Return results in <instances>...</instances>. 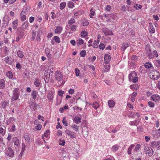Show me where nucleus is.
<instances>
[{
    "mask_svg": "<svg viewBox=\"0 0 160 160\" xmlns=\"http://www.w3.org/2000/svg\"><path fill=\"white\" fill-rule=\"evenodd\" d=\"M36 104L35 103H32L30 105V107L31 108H32L34 110L35 109V107H36Z\"/></svg>",
    "mask_w": 160,
    "mask_h": 160,
    "instance_id": "0e129e2a",
    "label": "nucleus"
},
{
    "mask_svg": "<svg viewBox=\"0 0 160 160\" xmlns=\"http://www.w3.org/2000/svg\"><path fill=\"white\" fill-rule=\"evenodd\" d=\"M142 7V6L141 5L138 4H136L133 6V8H135L137 10L141 9Z\"/></svg>",
    "mask_w": 160,
    "mask_h": 160,
    "instance_id": "f704fd0d",
    "label": "nucleus"
},
{
    "mask_svg": "<svg viewBox=\"0 0 160 160\" xmlns=\"http://www.w3.org/2000/svg\"><path fill=\"white\" fill-rule=\"evenodd\" d=\"M5 86V82L4 79L0 80V89H3Z\"/></svg>",
    "mask_w": 160,
    "mask_h": 160,
    "instance_id": "4be33fe9",
    "label": "nucleus"
},
{
    "mask_svg": "<svg viewBox=\"0 0 160 160\" xmlns=\"http://www.w3.org/2000/svg\"><path fill=\"white\" fill-rule=\"evenodd\" d=\"M99 43V42H97V41H95L93 45V47L94 48H97L98 47V45Z\"/></svg>",
    "mask_w": 160,
    "mask_h": 160,
    "instance_id": "864d4df0",
    "label": "nucleus"
},
{
    "mask_svg": "<svg viewBox=\"0 0 160 160\" xmlns=\"http://www.w3.org/2000/svg\"><path fill=\"white\" fill-rule=\"evenodd\" d=\"M6 154L10 157H12L14 155V152L11 148H9L6 151Z\"/></svg>",
    "mask_w": 160,
    "mask_h": 160,
    "instance_id": "9b49d317",
    "label": "nucleus"
},
{
    "mask_svg": "<svg viewBox=\"0 0 160 160\" xmlns=\"http://www.w3.org/2000/svg\"><path fill=\"white\" fill-rule=\"evenodd\" d=\"M24 138L25 140L28 142H29L30 140V138L28 134H25Z\"/></svg>",
    "mask_w": 160,
    "mask_h": 160,
    "instance_id": "bf43d9fd",
    "label": "nucleus"
},
{
    "mask_svg": "<svg viewBox=\"0 0 160 160\" xmlns=\"http://www.w3.org/2000/svg\"><path fill=\"white\" fill-rule=\"evenodd\" d=\"M55 78L56 80L58 81H62L63 79V75L62 74L61 72L59 71H57L55 72Z\"/></svg>",
    "mask_w": 160,
    "mask_h": 160,
    "instance_id": "39448f33",
    "label": "nucleus"
},
{
    "mask_svg": "<svg viewBox=\"0 0 160 160\" xmlns=\"http://www.w3.org/2000/svg\"><path fill=\"white\" fill-rule=\"evenodd\" d=\"M70 28L72 31H74L76 30L77 26L75 25H72L70 26Z\"/></svg>",
    "mask_w": 160,
    "mask_h": 160,
    "instance_id": "6e6d98bb",
    "label": "nucleus"
},
{
    "mask_svg": "<svg viewBox=\"0 0 160 160\" xmlns=\"http://www.w3.org/2000/svg\"><path fill=\"white\" fill-rule=\"evenodd\" d=\"M145 150L146 151V153L149 156H151L153 154V151L151 147H145Z\"/></svg>",
    "mask_w": 160,
    "mask_h": 160,
    "instance_id": "1a4fd4ad",
    "label": "nucleus"
},
{
    "mask_svg": "<svg viewBox=\"0 0 160 160\" xmlns=\"http://www.w3.org/2000/svg\"><path fill=\"white\" fill-rule=\"evenodd\" d=\"M84 43V41L82 39L79 38L78 39L77 42V44L78 45H80Z\"/></svg>",
    "mask_w": 160,
    "mask_h": 160,
    "instance_id": "e433bc0d",
    "label": "nucleus"
},
{
    "mask_svg": "<svg viewBox=\"0 0 160 160\" xmlns=\"http://www.w3.org/2000/svg\"><path fill=\"white\" fill-rule=\"evenodd\" d=\"M9 58L8 56L4 58V61L6 63H8V64H10L11 63L10 62H9Z\"/></svg>",
    "mask_w": 160,
    "mask_h": 160,
    "instance_id": "13d9d810",
    "label": "nucleus"
},
{
    "mask_svg": "<svg viewBox=\"0 0 160 160\" xmlns=\"http://www.w3.org/2000/svg\"><path fill=\"white\" fill-rule=\"evenodd\" d=\"M159 132H156V130L153 132V135L154 137L158 138L160 137V133H159Z\"/></svg>",
    "mask_w": 160,
    "mask_h": 160,
    "instance_id": "58836bf2",
    "label": "nucleus"
},
{
    "mask_svg": "<svg viewBox=\"0 0 160 160\" xmlns=\"http://www.w3.org/2000/svg\"><path fill=\"white\" fill-rule=\"evenodd\" d=\"M50 51V49L48 48H46L45 50V54L48 58H51Z\"/></svg>",
    "mask_w": 160,
    "mask_h": 160,
    "instance_id": "6ab92c4d",
    "label": "nucleus"
},
{
    "mask_svg": "<svg viewBox=\"0 0 160 160\" xmlns=\"http://www.w3.org/2000/svg\"><path fill=\"white\" fill-rule=\"evenodd\" d=\"M111 9V7L109 5H107L105 8L106 10L108 11H110Z\"/></svg>",
    "mask_w": 160,
    "mask_h": 160,
    "instance_id": "e2e57ef3",
    "label": "nucleus"
},
{
    "mask_svg": "<svg viewBox=\"0 0 160 160\" xmlns=\"http://www.w3.org/2000/svg\"><path fill=\"white\" fill-rule=\"evenodd\" d=\"M13 141L14 144L17 146H19L20 145L19 141L17 137L13 138Z\"/></svg>",
    "mask_w": 160,
    "mask_h": 160,
    "instance_id": "412c9836",
    "label": "nucleus"
},
{
    "mask_svg": "<svg viewBox=\"0 0 160 160\" xmlns=\"http://www.w3.org/2000/svg\"><path fill=\"white\" fill-rule=\"evenodd\" d=\"M36 35V32H32V40H34Z\"/></svg>",
    "mask_w": 160,
    "mask_h": 160,
    "instance_id": "69168bd1",
    "label": "nucleus"
},
{
    "mask_svg": "<svg viewBox=\"0 0 160 160\" xmlns=\"http://www.w3.org/2000/svg\"><path fill=\"white\" fill-rule=\"evenodd\" d=\"M53 40L57 43H59L60 42V40L59 38L57 36H55L53 37Z\"/></svg>",
    "mask_w": 160,
    "mask_h": 160,
    "instance_id": "c9c22d12",
    "label": "nucleus"
},
{
    "mask_svg": "<svg viewBox=\"0 0 160 160\" xmlns=\"http://www.w3.org/2000/svg\"><path fill=\"white\" fill-rule=\"evenodd\" d=\"M7 77L9 78H12L13 77V75L11 71H8L6 72V73Z\"/></svg>",
    "mask_w": 160,
    "mask_h": 160,
    "instance_id": "2f4dec72",
    "label": "nucleus"
},
{
    "mask_svg": "<svg viewBox=\"0 0 160 160\" xmlns=\"http://www.w3.org/2000/svg\"><path fill=\"white\" fill-rule=\"evenodd\" d=\"M136 121H131L129 122V124L130 125L135 126L136 125Z\"/></svg>",
    "mask_w": 160,
    "mask_h": 160,
    "instance_id": "680f3d73",
    "label": "nucleus"
},
{
    "mask_svg": "<svg viewBox=\"0 0 160 160\" xmlns=\"http://www.w3.org/2000/svg\"><path fill=\"white\" fill-rule=\"evenodd\" d=\"M50 131L48 130L44 132V135L42 136V138L43 140L45 142V140H47L49 137Z\"/></svg>",
    "mask_w": 160,
    "mask_h": 160,
    "instance_id": "6e6552de",
    "label": "nucleus"
},
{
    "mask_svg": "<svg viewBox=\"0 0 160 160\" xmlns=\"http://www.w3.org/2000/svg\"><path fill=\"white\" fill-rule=\"evenodd\" d=\"M90 12L89 16L91 18H92L96 14L95 11L93 10L92 8H91L90 10Z\"/></svg>",
    "mask_w": 160,
    "mask_h": 160,
    "instance_id": "393cba45",
    "label": "nucleus"
},
{
    "mask_svg": "<svg viewBox=\"0 0 160 160\" xmlns=\"http://www.w3.org/2000/svg\"><path fill=\"white\" fill-rule=\"evenodd\" d=\"M135 145L134 144L131 145L128 149V154H130L131 153L132 150V148L134 147Z\"/></svg>",
    "mask_w": 160,
    "mask_h": 160,
    "instance_id": "c756f323",
    "label": "nucleus"
},
{
    "mask_svg": "<svg viewBox=\"0 0 160 160\" xmlns=\"http://www.w3.org/2000/svg\"><path fill=\"white\" fill-rule=\"evenodd\" d=\"M75 72L76 76L77 77H78L79 76L80 73L79 70L78 69L76 68L75 69Z\"/></svg>",
    "mask_w": 160,
    "mask_h": 160,
    "instance_id": "052dcab7",
    "label": "nucleus"
},
{
    "mask_svg": "<svg viewBox=\"0 0 160 160\" xmlns=\"http://www.w3.org/2000/svg\"><path fill=\"white\" fill-rule=\"evenodd\" d=\"M54 96V92L50 91L47 95V98L49 101L52 100Z\"/></svg>",
    "mask_w": 160,
    "mask_h": 160,
    "instance_id": "f8f14e48",
    "label": "nucleus"
},
{
    "mask_svg": "<svg viewBox=\"0 0 160 160\" xmlns=\"http://www.w3.org/2000/svg\"><path fill=\"white\" fill-rule=\"evenodd\" d=\"M128 79L130 82L135 83L138 81V77L136 72L135 71L132 72L128 75Z\"/></svg>",
    "mask_w": 160,
    "mask_h": 160,
    "instance_id": "f03ea898",
    "label": "nucleus"
},
{
    "mask_svg": "<svg viewBox=\"0 0 160 160\" xmlns=\"http://www.w3.org/2000/svg\"><path fill=\"white\" fill-rule=\"evenodd\" d=\"M144 66L146 68H149L152 66V64L149 62H146L144 64Z\"/></svg>",
    "mask_w": 160,
    "mask_h": 160,
    "instance_id": "de8ad7c7",
    "label": "nucleus"
},
{
    "mask_svg": "<svg viewBox=\"0 0 160 160\" xmlns=\"http://www.w3.org/2000/svg\"><path fill=\"white\" fill-rule=\"evenodd\" d=\"M35 18L33 17H31L29 18V21L30 23H32L34 20Z\"/></svg>",
    "mask_w": 160,
    "mask_h": 160,
    "instance_id": "774afa93",
    "label": "nucleus"
},
{
    "mask_svg": "<svg viewBox=\"0 0 160 160\" xmlns=\"http://www.w3.org/2000/svg\"><path fill=\"white\" fill-rule=\"evenodd\" d=\"M41 33L42 32L41 31H40V30H39V31H38V34L36 37V39L38 41H39L40 40V35L41 34Z\"/></svg>",
    "mask_w": 160,
    "mask_h": 160,
    "instance_id": "a19ab883",
    "label": "nucleus"
},
{
    "mask_svg": "<svg viewBox=\"0 0 160 160\" xmlns=\"http://www.w3.org/2000/svg\"><path fill=\"white\" fill-rule=\"evenodd\" d=\"M81 24L84 27L87 26L89 24V22L86 19L83 18L81 20Z\"/></svg>",
    "mask_w": 160,
    "mask_h": 160,
    "instance_id": "4468645a",
    "label": "nucleus"
},
{
    "mask_svg": "<svg viewBox=\"0 0 160 160\" xmlns=\"http://www.w3.org/2000/svg\"><path fill=\"white\" fill-rule=\"evenodd\" d=\"M102 31L104 33L106 36L111 35L113 34L112 31L109 30L107 28H103L102 29Z\"/></svg>",
    "mask_w": 160,
    "mask_h": 160,
    "instance_id": "9d476101",
    "label": "nucleus"
},
{
    "mask_svg": "<svg viewBox=\"0 0 160 160\" xmlns=\"http://www.w3.org/2000/svg\"><path fill=\"white\" fill-rule=\"evenodd\" d=\"M9 104L8 102L7 101H3L1 103V108L5 109L9 105Z\"/></svg>",
    "mask_w": 160,
    "mask_h": 160,
    "instance_id": "a211bd4d",
    "label": "nucleus"
},
{
    "mask_svg": "<svg viewBox=\"0 0 160 160\" xmlns=\"http://www.w3.org/2000/svg\"><path fill=\"white\" fill-rule=\"evenodd\" d=\"M71 126L75 131L76 132H78L79 131V127L77 125H76L74 123H72Z\"/></svg>",
    "mask_w": 160,
    "mask_h": 160,
    "instance_id": "bb28decb",
    "label": "nucleus"
},
{
    "mask_svg": "<svg viewBox=\"0 0 160 160\" xmlns=\"http://www.w3.org/2000/svg\"><path fill=\"white\" fill-rule=\"evenodd\" d=\"M149 30L150 32L151 33L155 32V29L153 27L152 24L151 23H149Z\"/></svg>",
    "mask_w": 160,
    "mask_h": 160,
    "instance_id": "aec40b11",
    "label": "nucleus"
},
{
    "mask_svg": "<svg viewBox=\"0 0 160 160\" xmlns=\"http://www.w3.org/2000/svg\"><path fill=\"white\" fill-rule=\"evenodd\" d=\"M149 75L151 79L154 80L158 79L160 77L159 72L153 69L150 71Z\"/></svg>",
    "mask_w": 160,
    "mask_h": 160,
    "instance_id": "f257e3e1",
    "label": "nucleus"
},
{
    "mask_svg": "<svg viewBox=\"0 0 160 160\" xmlns=\"http://www.w3.org/2000/svg\"><path fill=\"white\" fill-rule=\"evenodd\" d=\"M75 23V20L73 18H71L68 22V24L72 25Z\"/></svg>",
    "mask_w": 160,
    "mask_h": 160,
    "instance_id": "ea45409f",
    "label": "nucleus"
},
{
    "mask_svg": "<svg viewBox=\"0 0 160 160\" xmlns=\"http://www.w3.org/2000/svg\"><path fill=\"white\" fill-rule=\"evenodd\" d=\"M10 18L8 16H5L3 18V21L5 24H8Z\"/></svg>",
    "mask_w": 160,
    "mask_h": 160,
    "instance_id": "a878e982",
    "label": "nucleus"
},
{
    "mask_svg": "<svg viewBox=\"0 0 160 160\" xmlns=\"http://www.w3.org/2000/svg\"><path fill=\"white\" fill-rule=\"evenodd\" d=\"M108 106L110 108H113L115 105V102L112 100H109L108 101Z\"/></svg>",
    "mask_w": 160,
    "mask_h": 160,
    "instance_id": "5701e85b",
    "label": "nucleus"
},
{
    "mask_svg": "<svg viewBox=\"0 0 160 160\" xmlns=\"http://www.w3.org/2000/svg\"><path fill=\"white\" fill-rule=\"evenodd\" d=\"M18 22V20L16 19L12 22L13 28L14 29H16Z\"/></svg>",
    "mask_w": 160,
    "mask_h": 160,
    "instance_id": "cd10ccee",
    "label": "nucleus"
},
{
    "mask_svg": "<svg viewBox=\"0 0 160 160\" xmlns=\"http://www.w3.org/2000/svg\"><path fill=\"white\" fill-rule=\"evenodd\" d=\"M37 92L36 91H32V94L31 96L33 99H35L37 96Z\"/></svg>",
    "mask_w": 160,
    "mask_h": 160,
    "instance_id": "72a5a7b5",
    "label": "nucleus"
},
{
    "mask_svg": "<svg viewBox=\"0 0 160 160\" xmlns=\"http://www.w3.org/2000/svg\"><path fill=\"white\" fill-rule=\"evenodd\" d=\"M137 130L140 132H142L143 130V129L142 126H139L137 127Z\"/></svg>",
    "mask_w": 160,
    "mask_h": 160,
    "instance_id": "338daca9",
    "label": "nucleus"
},
{
    "mask_svg": "<svg viewBox=\"0 0 160 160\" xmlns=\"http://www.w3.org/2000/svg\"><path fill=\"white\" fill-rule=\"evenodd\" d=\"M99 106V104L97 102H94L92 104V107L95 109H97Z\"/></svg>",
    "mask_w": 160,
    "mask_h": 160,
    "instance_id": "473e14b6",
    "label": "nucleus"
},
{
    "mask_svg": "<svg viewBox=\"0 0 160 160\" xmlns=\"http://www.w3.org/2000/svg\"><path fill=\"white\" fill-rule=\"evenodd\" d=\"M104 60L106 63H108L111 60L110 56L108 54H106L104 56Z\"/></svg>",
    "mask_w": 160,
    "mask_h": 160,
    "instance_id": "2eb2a0df",
    "label": "nucleus"
},
{
    "mask_svg": "<svg viewBox=\"0 0 160 160\" xmlns=\"http://www.w3.org/2000/svg\"><path fill=\"white\" fill-rule=\"evenodd\" d=\"M81 37H84L86 36H87L88 34V32L86 31H82L81 33Z\"/></svg>",
    "mask_w": 160,
    "mask_h": 160,
    "instance_id": "c03bdc74",
    "label": "nucleus"
},
{
    "mask_svg": "<svg viewBox=\"0 0 160 160\" xmlns=\"http://www.w3.org/2000/svg\"><path fill=\"white\" fill-rule=\"evenodd\" d=\"M148 106L151 108H153L154 106V103L152 101H149L148 103Z\"/></svg>",
    "mask_w": 160,
    "mask_h": 160,
    "instance_id": "5fc2aeb1",
    "label": "nucleus"
},
{
    "mask_svg": "<svg viewBox=\"0 0 160 160\" xmlns=\"http://www.w3.org/2000/svg\"><path fill=\"white\" fill-rule=\"evenodd\" d=\"M65 143V141L64 140H60L59 141V144L60 145L63 146Z\"/></svg>",
    "mask_w": 160,
    "mask_h": 160,
    "instance_id": "8fccbe9b",
    "label": "nucleus"
},
{
    "mask_svg": "<svg viewBox=\"0 0 160 160\" xmlns=\"http://www.w3.org/2000/svg\"><path fill=\"white\" fill-rule=\"evenodd\" d=\"M19 90L18 88L14 89L13 91V96L11 99L12 101H16L18 99L19 96Z\"/></svg>",
    "mask_w": 160,
    "mask_h": 160,
    "instance_id": "20e7f679",
    "label": "nucleus"
},
{
    "mask_svg": "<svg viewBox=\"0 0 160 160\" xmlns=\"http://www.w3.org/2000/svg\"><path fill=\"white\" fill-rule=\"evenodd\" d=\"M86 52L85 50H82L81 51L80 53V54L82 57H84L86 54Z\"/></svg>",
    "mask_w": 160,
    "mask_h": 160,
    "instance_id": "49530a36",
    "label": "nucleus"
},
{
    "mask_svg": "<svg viewBox=\"0 0 160 160\" xmlns=\"http://www.w3.org/2000/svg\"><path fill=\"white\" fill-rule=\"evenodd\" d=\"M105 71L107 72L110 69V67L109 65H105L104 66Z\"/></svg>",
    "mask_w": 160,
    "mask_h": 160,
    "instance_id": "4d7b16f0",
    "label": "nucleus"
},
{
    "mask_svg": "<svg viewBox=\"0 0 160 160\" xmlns=\"http://www.w3.org/2000/svg\"><path fill=\"white\" fill-rule=\"evenodd\" d=\"M65 132L68 136H70L72 138H74L76 137V134L73 132L70 131L68 130H66L65 131Z\"/></svg>",
    "mask_w": 160,
    "mask_h": 160,
    "instance_id": "0eeeda50",
    "label": "nucleus"
},
{
    "mask_svg": "<svg viewBox=\"0 0 160 160\" xmlns=\"http://www.w3.org/2000/svg\"><path fill=\"white\" fill-rule=\"evenodd\" d=\"M28 22L27 21H25L24 22L22 25V28L24 29H26L28 27Z\"/></svg>",
    "mask_w": 160,
    "mask_h": 160,
    "instance_id": "a18cd8bd",
    "label": "nucleus"
},
{
    "mask_svg": "<svg viewBox=\"0 0 160 160\" xmlns=\"http://www.w3.org/2000/svg\"><path fill=\"white\" fill-rule=\"evenodd\" d=\"M73 121L75 123L78 124L81 122V118L78 117H76L74 118Z\"/></svg>",
    "mask_w": 160,
    "mask_h": 160,
    "instance_id": "b1692460",
    "label": "nucleus"
},
{
    "mask_svg": "<svg viewBox=\"0 0 160 160\" xmlns=\"http://www.w3.org/2000/svg\"><path fill=\"white\" fill-rule=\"evenodd\" d=\"M129 43L127 42H125L123 43L122 47H121V49L122 51H124L126 48L129 47Z\"/></svg>",
    "mask_w": 160,
    "mask_h": 160,
    "instance_id": "f3484780",
    "label": "nucleus"
},
{
    "mask_svg": "<svg viewBox=\"0 0 160 160\" xmlns=\"http://www.w3.org/2000/svg\"><path fill=\"white\" fill-rule=\"evenodd\" d=\"M62 30V28L60 26H58L56 27L55 29L54 30V32L55 33L60 34V33Z\"/></svg>",
    "mask_w": 160,
    "mask_h": 160,
    "instance_id": "dca6fc26",
    "label": "nucleus"
},
{
    "mask_svg": "<svg viewBox=\"0 0 160 160\" xmlns=\"http://www.w3.org/2000/svg\"><path fill=\"white\" fill-rule=\"evenodd\" d=\"M146 49L147 53L148 54V58H153L155 57H157L158 56V54L156 50H154L151 52L149 47H147Z\"/></svg>",
    "mask_w": 160,
    "mask_h": 160,
    "instance_id": "7ed1b4c3",
    "label": "nucleus"
},
{
    "mask_svg": "<svg viewBox=\"0 0 160 160\" xmlns=\"http://www.w3.org/2000/svg\"><path fill=\"white\" fill-rule=\"evenodd\" d=\"M66 117H64L63 118L62 120V123L63 125L65 126H68V123L66 120Z\"/></svg>",
    "mask_w": 160,
    "mask_h": 160,
    "instance_id": "09e8293b",
    "label": "nucleus"
},
{
    "mask_svg": "<svg viewBox=\"0 0 160 160\" xmlns=\"http://www.w3.org/2000/svg\"><path fill=\"white\" fill-rule=\"evenodd\" d=\"M5 130L0 125V133L3 135L5 134Z\"/></svg>",
    "mask_w": 160,
    "mask_h": 160,
    "instance_id": "37998d69",
    "label": "nucleus"
},
{
    "mask_svg": "<svg viewBox=\"0 0 160 160\" xmlns=\"http://www.w3.org/2000/svg\"><path fill=\"white\" fill-rule=\"evenodd\" d=\"M151 100H153L155 102L158 101L160 98V97L159 95L158 94H154L152 96Z\"/></svg>",
    "mask_w": 160,
    "mask_h": 160,
    "instance_id": "ddd939ff",
    "label": "nucleus"
},
{
    "mask_svg": "<svg viewBox=\"0 0 160 160\" xmlns=\"http://www.w3.org/2000/svg\"><path fill=\"white\" fill-rule=\"evenodd\" d=\"M113 128V127L111 126L109 127H107L106 128V130L109 133H111L112 132V130Z\"/></svg>",
    "mask_w": 160,
    "mask_h": 160,
    "instance_id": "603ef678",
    "label": "nucleus"
},
{
    "mask_svg": "<svg viewBox=\"0 0 160 160\" xmlns=\"http://www.w3.org/2000/svg\"><path fill=\"white\" fill-rule=\"evenodd\" d=\"M119 148V146L117 145H115L112 147L111 150L112 152H116L117 151Z\"/></svg>",
    "mask_w": 160,
    "mask_h": 160,
    "instance_id": "7c9ffc66",
    "label": "nucleus"
},
{
    "mask_svg": "<svg viewBox=\"0 0 160 160\" xmlns=\"http://www.w3.org/2000/svg\"><path fill=\"white\" fill-rule=\"evenodd\" d=\"M34 84L36 87H39L40 86V82L39 80L37 79L36 78L34 82Z\"/></svg>",
    "mask_w": 160,
    "mask_h": 160,
    "instance_id": "4c0bfd02",
    "label": "nucleus"
},
{
    "mask_svg": "<svg viewBox=\"0 0 160 160\" xmlns=\"http://www.w3.org/2000/svg\"><path fill=\"white\" fill-rule=\"evenodd\" d=\"M68 6L69 8H72L74 7V3L72 2H69L68 3Z\"/></svg>",
    "mask_w": 160,
    "mask_h": 160,
    "instance_id": "79ce46f5",
    "label": "nucleus"
},
{
    "mask_svg": "<svg viewBox=\"0 0 160 160\" xmlns=\"http://www.w3.org/2000/svg\"><path fill=\"white\" fill-rule=\"evenodd\" d=\"M28 13L27 11H22L20 14L21 20L22 21H25L26 19V15Z\"/></svg>",
    "mask_w": 160,
    "mask_h": 160,
    "instance_id": "423d86ee",
    "label": "nucleus"
},
{
    "mask_svg": "<svg viewBox=\"0 0 160 160\" xmlns=\"http://www.w3.org/2000/svg\"><path fill=\"white\" fill-rule=\"evenodd\" d=\"M17 55L20 58H22L23 57V53L22 52L20 51H18L17 52Z\"/></svg>",
    "mask_w": 160,
    "mask_h": 160,
    "instance_id": "c85d7f7f",
    "label": "nucleus"
},
{
    "mask_svg": "<svg viewBox=\"0 0 160 160\" xmlns=\"http://www.w3.org/2000/svg\"><path fill=\"white\" fill-rule=\"evenodd\" d=\"M66 3L64 2H62L60 5V8L61 9H63L66 6Z\"/></svg>",
    "mask_w": 160,
    "mask_h": 160,
    "instance_id": "3c124183",
    "label": "nucleus"
}]
</instances>
